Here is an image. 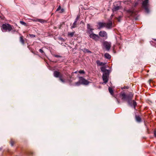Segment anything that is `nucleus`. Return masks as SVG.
Segmentation results:
<instances>
[{
  "instance_id": "nucleus-19",
  "label": "nucleus",
  "mask_w": 156,
  "mask_h": 156,
  "mask_svg": "<svg viewBox=\"0 0 156 156\" xmlns=\"http://www.w3.org/2000/svg\"><path fill=\"white\" fill-rule=\"evenodd\" d=\"M74 32H69L68 33V36L70 37H72L73 36L74 34Z\"/></svg>"
},
{
  "instance_id": "nucleus-40",
  "label": "nucleus",
  "mask_w": 156,
  "mask_h": 156,
  "mask_svg": "<svg viewBox=\"0 0 156 156\" xmlns=\"http://www.w3.org/2000/svg\"><path fill=\"white\" fill-rule=\"evenodd\" d=\"M119 4H120V3L119 2L118 3Z\"/></svg>"
},
{
  "instance_id": "nucleus-12",
  "label": "nucleus",
  "mask_w": 156,
  "mask_h": 156,
  "mask_svg": "<svg viewBox=\"0 0 156 156\" xmlns=\"http://www.w3.org/2000/svg\"><path fill=\"white\" fill-rule=\"evenodd\" d=\"M96 63L99 66H104L105 64V63H103L102 62H101L99 60L97 61Z\"/></svg>"
},
{
  "instance_id": "nucleus-25",
  "label": "nucleus",
  "mask_w": 156,
  "mask_h": 156,
  "mask_svg": "<svg viewBox=\"0 0 156 156\" xmlns=\"http://www.w3.org/2000/svg\"><path fill=\"white\" fill-rule=\"evenodd\" d=\"M80 15L79 16L78 15L77 16V17H76V18L75 20V21L76 22H77L78 20H79V18H80Z\"/></svg>"
},
{
  "instance_id": "nucleus-4",
  "label": "nucleus",
  "mask_w": 156,
  "mask_h": 156,
  "mask_svg": "<svg viewBox=\"0 0 156 156\" xmlns=\"http://www.w3.org/2000/svg\"><path fill=\"white\" fill-rule=\"evenodd\" d=\"M2 30L3 31L5 30L9 32L12 29V26L8 23L3 24L2 25Z\"/></svg>"
},
{
  "instance_id": "nucleus-28",
  "label": "nucleus",
  "mask_w": 156,
  "mask_h": 156,
  "mask_svg": "<svg viewBox=\"0 0 156 156\" xmlns=\"http://www.w3.org/2000/svg\"><path fill=\"white\" fill-rule=\"evenodd\" d=\"M11 145L12 146H13L14 144V142L12 140H11L10 141Z\"/></svg>"
},
{
  "instance_id": "nucleus-17",
  "label": "nucleus",
  "mask_w": 156,
  "mask_h": 156,
  "mask_svg": "<svg viewBox=\"0 0 156 156\" xmlns=\"http://www.w3.org/2000/svg\"><path fill=\"white\" fill-rule=\"evenodd\" d=\"M108 90L109 92L111 94L113 95V92L112 88L111 87H109L108 88Z\"/></svg>"
},
{
  "instance_id": "nucleus-29",
  "label": "nucleus",
  "mask_w": 156,
  "mask_h": 156,
  "mask_svg": "<svg viewBox=\"0 0 156 156\" xmlns=\"http://www.w3.org/2000/svg\"><path fill=\"white\" fill-rule=\"evenodd\" d=\"M39 51L41 53H44L43 50L42 49H39Z\"/></svg>"
},
{
  "instance_id": "nucleus-30",
  "label": "nucleus",
  "mask_w": 156,
  "mask_h": 156,
  "mask_svg": "<svg viewBox=\"0 0 156 156\" xmlns=\"http://www.w3.org/2000/svg\"><path fill=\"white\" fill-rule=\"evenodd\" d=\"M61 9V6L59 5L58 8L56 10V11H58L60 10Z\"/></svg>"
},
{
  "instance_id": "nucleus-16",
  "label": "nucleus",
  "mask_w": 156,
  "mask_h": 156,
  "mask_svg": "<svg viewBox=\"0 0 156 156\" xmlns=\"http://www.w3.org/2000/svg\"><path fill=\"white\" fill-rule=\"evenodd\" d=\"M76 23H77V22L74 21V22L73 23L72 26L71 27V28L73 29V28H74L76 27Z\"/></svg>"
},
{
  "instance_id": "nucleus-18",
  "label": "nucleus",
  "mask_w": 156,
  "mask_h": 156,
  "mask_svg": "<svg viewBox=\"0 0 156 156\" xmlns=\"http://www.w3.org/2000/svg\"><path fill=\"white\" fill-rule=\"evenodd\" d=\"M20 41L23 44H24V41L23 38V36H21L20 37Z\"/></svg>"
},
{
  "instance_id": "nucleus-14",
  "label": "nucleus",
  "mask_w": 156,
  "mask_h": 156,
  "mask_svg": "<svg viewBox=\"0 0 156 156\" xmlns=\"http://www.w3.org/2000/svg\"><path fill=\"white\" fill-rule=\"evenodd\" d=\"M93 29L89 28V29H88V30L87 31V32L88 33L90 34H90H93Z\"/></svg>"
},
{
  "instance_id": "nucleus-13",
  "label": "nucleus",
  "mask_w": 156,
  "mask_h": 156,
  "mask_svg": "<svg viewBox=\"0 0 156 156\" xmlns=\"http://www.w3.org/2000/svg\"><path fill=\"white\" fill-rule=\"evenodd\" d=\"M105 58L108 59H110L111 58V55L107 53H106L105 54Z\"/></svg>"
},
{
  "instance_id": "nucleus-2",
  "label": "nucleus",
  "mask_w": 156,
  "mask_h": 156,
  "mask_svg": "<svg viewBox=\"0 0 156 156\" xmlns=\"http://www.w3.org/2000/svg\"><path fill=\"white\" fill-rule=\"evenodd\" d=\"M98 29H100L104 27L109 29L113 27L112 23V21H110L108 23L99 22L98 23Z\"/></svg>"
},
{
  "instance_id": "nucleus-34",
  "label": "nucleus",
  "mask_w": 156,
  "mask_h": 156,
  "mask_svg": "<svg viewBox=\"0 0 156 156\" xmlns=\"http://www.w3.org/2000/svg\"><path fill=\"white\" fill-rule=\"evenodd\" d=\"M55 56L56 57H60V56L58 55H55Z\"/></svg>"
},
{
  "instance_id": "nucleus-8",
  "label": "nucleus",
  "mask_w": 156,
  "mask_h": 156,
  "mask_svg": "<svg viewBox=\"0 0 156 156\" xmlns=\"http://www.w3.org/2000/svg\"><path fill=\"white\" fill-rule=\"evenodd\" d=\"M99 36L101 37H105L106 39L107 38V34L105 31H101L99 33Z\"/></svg>"
},
{
  "instance_id": "nucleus-33",
  "label": "nucleus",
  "mask_w": 156,
  "mask_h": 156,
  "mask_svg": "<svg viewBox=\"0 0 156 156\" xmlns=\"http://www.w3.org/2000/svg\"><path fill=\"white\" fill-rule=\"evenodd\" d=\"M154 136H155V137H156V131H155L154 132Z\"/></svg>"
},
{
  "instance_id": "nucleus-36",
  "label": "nucleus",
  "mask_w": 156,
  "mask_h": 156,
  "mask_svg": "<svg viewBox=\"0 0 156 156\" xmlns=\"http://www.w3.org/2000/svg\"><path fill=\"white\" fill-rule=\"evenodd\" d=\"M129 12H130L131 14H132V13L133 12H132V11H128Z\"/></svg>"
},
{
  "instance_id": "nucleus-5",
  "label": "nucleus",
  "mask_w": 156,
  "mask_h": 156,
  "mask_svg": "<svg viewBox=\"0 0 156 156\" xmlns=\"http://www.w3.org/2000/svg\"><path fill=\"white\" fill-rule=\"evenodd\" d=\"M149 4H148V0H144L142 3V6L144 8L146 12L148 13L149 10L148 9Z\"/></svg>"
},
{
  "instance_id": "nucleus-39",
  "label": "nucleus",
  "mask_w": 156,
  "mask_h": 156,
  "mask_svg": "<svg viewBox=\"0 0 156 156\" xmlns=\"http://www.w3.org/2000/svg\"><path fill=\"white\" fill-rule=\"evenodd\" d=\"M137 4V3H136L135 4V6H136Z\"/></svg>"
},
{
  "instance_id": "nucleus-20",
  "label": "nucleus",
  "mask_w": 156,
  "mask_h": 156,
  "mask_svg": "<svg viewBox=\"0 0 156 156\" xmlns=\"http://www.w3.org/2000/svg\"><path fill=\"white\" fill-rule=\"evenodd\" d=\"M81 84L80 82L79 81H79L75 83L74 85L75 86H80Z\"/></svg>"
},
{
  "instance_id": "nucleus-7",
  "label": "nucleus",
  "mask_w": 156,
  "mask_h": 156,
  "mask_svg": "<svg viewBox=\"0 0 156 156\" xmlns=\"http://www.w3.org/2000/svg\"><path fill=\"white\" fill-rule=\"evenodd\" d=\"M103 45L106 50L108 51L110 50L111 47V43L110 42L105 41L103 43Z\"/></svg>"
},
{
  "instance_id": "nucleus-35",
  "label": "nucleus",
  "mask_w": 156,
  "mask_h": 156,
  "mask_svg": "<svg viewBox=\"0 0 156 156\" xmlns=\"http://www.w3.org/2000/svg\"><path fill=\"white\" fill-rule=\"evenodd\" d=\"M87 52H90V51H89V50H87Z\"/></svg>"
},
{
  "instance_id": "nucleus-41",
  "label": "nucleus",
  "mask_w": 156,
  "mask_h": 156,
  "mask_svg": "<svg viewBox=\"0 0 156 156\" xmlns=\"http://www.w3.org/2000/svg\"><path fill=\"white\" fill-rule=\"evenodd\" d=\"M62 39H63L62 38L61 40H62Z\"/></svg>"
},
{
  "instance_id": "nucleus-22",
  "label": "nucleus",
  "mask_w": 156,
  "mask_h": 156,
  "mask_svg": "<svg viewBox=\"0 0 156 156\" xmlns=\"http://www.w3.org/2000/svg\"><path fill=\"white\" fill-rule=\"evenodd\" d=\"M122 16H119L117 18V19L119 22H120L121 20V18L122 17Z\"/></svg>"
},
{
  "instance_id": "nucleus-6",
  "label": "nucleus",
  "mask_w": 156,
  "mask_h": 156,
  "mask_svg": "<svg viewBox=\"0 0 156 156\" xmlns=\"http://www.w3.org/2000/svg\"><path fill=\"white\" fill-rule=\"evenodd\" d=\"M79 81L80 82L81 84L87 85H88L89 82L84 78L82 77H79Z\"/></svg>"
},
{
  "instance_id": "nucleus-3",
  "label": "nucleus",
  "mask_w": 156,
  "mask_h": 156,
  "mask_svg": "<svg viewBox=\"0 0 156 156\" xmlns=\"http://www.w3.org/2000/svg\"><path fill=\"white\" fill-rule=\"evenodd\" d=\"M101 70L103 73L102 79L104 83H105L108 81L109 71V70L106 69L105 66L102 67L101 68Z\"/></svg>"
},
{
  "instance_id": "nucleus-23",
  "label": "nucleus",
  "mask_w": 156,
  "mask_h": 156,
  "mask_svg": "<svg viewBox=\"0 0 156 156\" xmlns=\"http://www.w3.org/2000/svg\"><path fill=\"white\" fill-rule=\"evenodd\" d=\"M20 23L21 24H22L23 25H24L25 26H27L26 23H25L24 22H23V21H20Z\"/></svg>"
},
{
  "instance_id": "nucleus-9",
  "label": "nucleus",
  "mask_w": 156,
  "mask_h": 156,
  "mask_svg": "<svg viewBox=\"0 0 156 156\" xmlns=\"http://www.w3.org/2000/svg\"><path fill=\"white\" fill-rule=\"evenodd\" d=\"M89 37L90 38H92L95 41L98 40L99 38V37L98 35L95 34L94 33L90 34V35H89Z\"/></svg>"
},
{
  "instance_id": "nucleus-27",
  "label": "nucleus",
  "mask_w": 156,
  "mask_h": 156,
  "mask_svg": "<svg viewBox=\"0 0 156 156\" xmlns=\"http://www.w3.org/2000/svg\"><path fill=\"white\" fill-rule=\"evenodd\" d=\"M29 36L31 38H33L35 37V35L32 34H30Z\"/></svg>"
},
{
  "instance_id": "nucleus-37",
  "label": "nucleus",
  "mask_w": 156,
  "mask_h": 156,
  "mask_svg": "<svg viewBox=\"0 0 156 156\" xmlns=\"http://www.w3.org/2000/svg\"><path fill=\"white\" fill-rule=\"evenodd\" d=\"M114 16V15L113 14H112L111 16V17H112L113 16Z\"/></svg>"
},
{
  "instance_id": "nucleus-32",
  "label": "nucleus",
  "mask_w": 156,
  "mask_h": 156,
  "mask_svg": "<svg viewBox=\"0 0 156 156\" xmlns=\"http://www.w3.org/2000/svg\"><path fill=\"white\" fill-rule=\"evenodd\" d=\"M64 11V9H61V11H60V12L61 13H62V12H63Z\"/></svg>"
},
{
  "instance_id": "nucleus-31",
  "label": "nucleus",
  "mask_w": 156,
  "mask_h": 156,
  "mask_svg": "<svg viewBox=\"0 0 156 156\" xmlns=\"http://www.w3.org/2000/svg\"><path fill=\"white\" fill-rule=\"evenodd\" d=\"M87 28L88 29H89V28H90V25H89V24H87Z\"/></svg>"
},
{
  "instance_id": "nucleus-10",
  "label": "nucleus",
  "mask_w": 156,
  "mask_h": 156,
  "mask_svg": "<svg viewBox=\"0 0 156 156\" xmlns=\"http://www.w3.org/2000/svg\"><path fill=\"white\" fill-rule=\"evenodd\" d=\"M121 8V6L120 5L116 6L115 5H114L112 9L113 12H114L117 11L119 9Z\"/></svg>"
},
{
  "instance_id": "nucleus-1",
  "label": "nucleus",
  "mask_w": 156,
  "mask_h": 156,
  "mask_svg": "<svg viewBox=\"0 0 156 156\" xmlns=\"http://www.w3.org/2000/svg\"><path fill=\"white\" fill-rule=\"evenodd\" d=\"M121 96L123 100H127L130 106H133L134 108H135L137 104L135 101L134 100H132L133 95L132 94L126 95L125 93H123L121 94Z\"/></svg>"
},
{
  "instance_id": "nucleus-21",
  "label": "nucleus",
  "mask_w": 156,
  "mask_h": 156,
  "mask_svg": "<svg viewBox=\"0 0 156 156\" xmlns=\"http://www.w3.org/2000/svg\"><path fill=\"white\" fill-rule=\"evenodd\" d=\"M37 21L41 23H45V22H46V21L45 20H41V19H38L37 20Z\"/></svg>"
},
{
  "instance_id": "nucleus-11",
  "label": "nucleus",
  "mask_w": 156,
  "mask_h": 156,
  "mask_svg": "<svg viewBox=\"0 0 156 156\" xmlns=\"http://www.w3.org/2000/svg\"><path fill=\"white\" fill-rule=\"evenodd\" d=\"M54 76L56 77H59L60 75V73L57 71H55L54 72Z\"/></svg>"
},
{
  "instance_id": "nucleus-26",
  "label": "nucleus",
  "mask_w": 156,
  "mask_h": 156,
  "mask_svg": "<svg viewBox=\"0 0 156 156\" xmlns=\"http://www.w3.org/2000/svg\"><path fill=\"white\" fill-rule=\"evenodd\" d=\"M79 73L80 74H84L85 72L83 70H80L79 71Z\"/></svg>"
},
{
  "instance_id": "nucleus-38",
  "label": "nucleus",
  "mask_w": 156,
  "mask_h": 156,
  "mask_svg": "<svg viewBox=\"0 0 156 156\" xmlns=\"http://www.w3.org/2000/svg\"><path fill=\"white\" fill-rule=\"evenodd\" d=\"M77 73V71H76V72H74V73Z\"/></svg>"
},
{
  "instance_id": "nucleus-24",
  "label": "nucleus",
  "mask_w": 156,
  "mask_h": 156,
  "mask_svg": "<svg viewBox=\"0 0 156 156\" xmlns=\"http://www.w3.org/2000/svg\"><path fill=\"white\" fill-rule=\"evenodd\" d=\"M59 80H60L62 83H64L65 82V81L64 80H63L61 76H59Z\"/></svg>"
},
{
  "instance_id": "nucleus-15",
  "label": "nucleus",
  "mask_w": 156,
  "mask_h": 156,
  "mask_svg": "<svg viewBox=\"0 0 156 156\" xmlns=\"http://www.w3.org/2000/svg\"><path fill=\"white\" fill-rule=\"evenodd\" d=\"M136 121L138 122H140L141 121V118L139 116H136Z\"/></svg>"
},
{
  "instance_id": "nucleus-42",
  "label": "nucleus",
  "mask_w": 156,
  "mask_h": 156,
  "mask_svg": "<svg viewBox=\"0 0 156 156\" xmlns=\"http://www.w3.org/2000/svg\"><path fill=\"white\" fill-rule=\"evenodd\" d=\"M155 41H156V39L155 40Z\"/></svg>"
}]
</instances>
